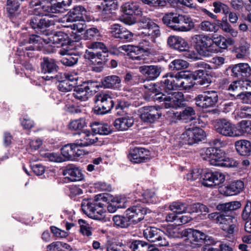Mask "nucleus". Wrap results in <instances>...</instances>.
Masks as SVG:
<instances>
[{"label": "nucleus", "instance_id": "obj_9", "mask_svg": "<svg viewBox=\"0 0 251 251\" xmlns=\"http://www.w3.org/2000/svg\"><path fill=\"white\" fill-rule=\"evenodd\" d=\"M216 131L219 134L227 137L241 136L237 127L229 121L226 119L218 120L215 125Z\"/></svg>", "mask_w": 251, "mask_h": 251}, {"label": "nucleus", "instance_id": "obj_12", "mask_svg": "<svg viewBox=\"0 0 251 251\" xmlns=\"http://www.w3.org/2000/svg\"><path fill=\"white\" fill-rule=\"evenodd\" d=\"M225 175L220 172H208L202 176V184L206 187H212L224 182Z\"/></svg>", "mask_w": 251, "mask_h": 251}, {"label": "nucleus", "instance_id": "obj_41", "mask_svg": "<svg viewBox=\"0 0 251 251\" xmlns=\"http://www.w3.org/2000/svg\"><path fill=\"white\" fill-rule=\"evenodd\" d=\"M75 144H67L64 146L61 150V154L67 160H74Z\"/></svg>", "mask_w": 251, "mask_h": 251}, {"label": "nucleus", "instance_id": "obj_7", "mask_svg": "<svg viewBox=\"0 0 251 251\" xmlns=\"http://www.w3.org/2000/svg\"><path fill=\"white\" fill-rule=\"evenodd\" d=\"M144 237L151 242L160 247H166L169 241L161 230L155 227L149 226L143 230Z\"/></svg>", "mask_w": 251, "mask_h": 251}, {"label": "nucleus", "instance_id": "obj_52", "mask_svg": "<svg viewBox=\"0 0 251 251\" xmlns=\"http://www.w3.org/2000/svg\"><path fill=\"white\" fill-rule=\"evenodd\" d=\"M213 5L214 7V12L216 13L223 11L225 15H227L229 13L228 6L220 1L214 2Z\"/></svg>", "mask_w": 251, "mask_h": 251}, {"label": "nucleus", "instance_id": "obj_60", "mask_svg": "<svg viewBox=\"0 0 251 251\" xmlns=\"http://www.w3.org/2000/svg\"><path fill=\"white\" fill-rule=\"evenodd\" d=\"M251 201H248L244 207L242 214V218L244 221L251 219Z\"/></svg>", "mask_w": 251, "mask_h": 251}, {"label": "nucleus", "instance_id": "obj_21", "mask_svg": "<svg viewBox=\"0 0 251 251\" xmlns=\"http://www.w3.org/2000/svg\"><path fill=\"white\" fill-rule=\"evenodd\" d=\"M87 13L86 9L82 6L75 7L68 14L66 17L67 22H73L84 20L83 16H86Z\"/></svg>", "mask_w": 251, "mask_h": 251}, {"label": "nucleus", "instance_id": "obj_16", "mask_svg": "<svg viewBox=\"0 0 251 251\" xmlns=\"http://www.w3.org/2000/svg\"><path fill=\"white\" fill-rule=\"evenodd\" d=\"M147 213V209L141 205H134L126 210V214L129 220L137 223L144 219Z\"/></svg>", "mask_w": 251, "mask_h": 251}, {"label": "nucleus", "instance_id": "obj_13", "mask_svg": "<svg viewBox=\"0 0 251 251\" xmlns=\"http://www.w3.org/2000/svg\"><path fill=\"white\" fill-rule=\"evenodd\" d=\"M139 24L140 27L143 29L142 31L139 32L142 33V35H149L150 33H154L155 35H160L159 26L150 18L146 17H142Z\"/></svg>", "mask_w": 251, "mask_h": 251}, {"label": "nucleus", "instance_id": "obj_10", "mask_svg": "<svg viewBox=\"0 0 251 251\" xmlns=\"http://www.w3.org/2000/svg\"><path fill=\"white\" fill-rule=\"evenodd\" d=\"M197 106L207 108L214 107L218 100V93L216 91H207L199 95L195 99Z\"/></svg>", "mask_w": 251, "mask_h": 251}, {"label": "nucleus", "instance_id": "obj_37", "mask_svg": "<svg viewBox=\"0 0 251 251\" xmlns=\"http://www.w3.org/2000/svg\"><path fill=\"white\" fill-rule=\"evenodd\" d=\"M93 132L95 134L108 135L112 132L110 126L105 123H94L91 125Z\"/></svg>", "mask_w": 251, "mask_h": 251}, {"label": "nucleus", "instance_id": "obj_59", "mask_svg": "<svg viewBox=\"0 0 251 251\" xmlns=\"http://www.w3.org/2000/svg\"><path fill=\"white\" fill-rule=\"evenodd\" d=\"M124 28L119 24H114L111 26L110 32L115 38H119Z\"/></svg>", "mask_w": 251, "mask_h": 251}, {"label": "nucleus", "instance_id": "obj_32", "mask_svg": "<svg viewBox=\"0 0 251 251\" xmlns=\"http://www.w3.org/2000/svg\"><path fill=\"white\" fill-rule=\"evenodd\" d=\"M102 86L104 88L118 89L121 87V80L117 75H109L101 80Z\"/></svg>", "mask_w": 251, "mask_h": 251}, {"label": "nucleus", "instance_id": "obj_30", "mask_svg": "<svg viewBox=\"0 0 251 251\" xmlns=\"http://www.w3.org/2000/svg\"><path fill=\"white\" fill-rule=\"evenodd\" d=\"M241 92L237 94V97L242 100L244 103H250L249 97L251 96V81L246 79L241 80Z\"/></svg>", "mask_w": 251, "mask_h": 251}, {"label": "nucleus", "instance_id": "obj_19", "mask_svg": "<svg viewBox=\"0 0 251 251\" xmlns=\"http://www.w3.org/2000/svg\"><path fill=\"white\" fill-rule=\"evenodd\" d=\"M138 35L141 38L138 46L143 51L150 52L152 47V43L155 42V39L160 35H155L154 33H150L149 35H142V33H139Z\"/></svg>", "mask_w": 251, "mask_h": 251}, {"label": "nucleus", "instance_id": "obj_8", "mask_svg": "<svg viewBox=\"0 0 251 251\" xmlns=\"http://www.w3.org/2000/svg\"><path fill=\"white\" fill-rule=\"evenodd\" d=\"M122 9L125 15L121 18V21L128 25L135 23L134 15H141L142 12L138 3L134 2H127L122 6Z\"/></svg>", "mask_w": 251, "mask_h": 251}, {"label": "nucleus", "instance_id": "obj_58", "mask_svg": "<svg viewBox=\"0 0 251 251\" xmlns=\"http://www.w3.org/2000/svg\"><path fill=\"white\" fill-rule=\"evenodd\" d=\"M88 48L93 50H101L104 53L108 52V51L106 46L103 43L100 42L91 43L88 45Z\"/></svg>", "mask_w": 251, "mask_h": 251}, {"label": "nucleus", "instance_id": "obj_3", "mask_svg": "<svg viewBox=\"0 0 251 251\" xmlns=\"http://www.w3.org/2000/svg\"><path fill=\"white\" fill-rule=\"evenodd\" d=\"M201 155L204 159L208 160L213 166L232 167L237 165L232 158L226 157L225 152L221 150L208 148L204 150V153Z\"/></svg>", "mask_w": 251, "mask_h": 251}, {"label": "nucleus", "instance_id": "obj_43", "mask_svg": "<svg viewBox=\"0 0 251 251\" xmlns=\"http://www.w3.org/2000/svg\"><path fill=\"white\" fill-rule=\"evenodd\" d=\"M103 205L104 204L102 203L98 202V204L95 206V207L94 208L93 211L92 212L93 213H94V215L95 216L89 217L92 219L97 220H103L105 217V211L102 208Z\"/></svg>", "mask_w": 251, "mask_h": 251}, {"label": "nucleus", "instance_id": "obj_62", "mask_svg": "<svg viewBox=\"0 0 251 251\" xmlns=\"http://www.w3.org/2000/svg\"><path fill=\"white\" fill-rule=\"evenodd\" d=\"M135 36L134 34L124 28L119 38L127 42H131L134 39Z\"/></svg>", "mask_w": 251, "mask_h": 251}, {"label": "nucleus", "instance_id": "obj_63", "mask_svg": "<svg viewBox=\"0 0 251 251\" xmlns=\"http://www.w3.org/2000/svg\"><path fill=\"white\" fill-rule=\"evenodd\" d=\"M138 80V75L134 73H127L125 76V81L128 84L133 85L137 82Z\"/></svg>", "mask_w": 251, "mask_h": 251}, {"label": "nucleus", "instance_id": "obj_26", "mask_svg": "<svg viewBox=\"0 0 251 251\" xmlns=\"http://www.w3.org/2000/svg\"><path fill=\"white\" fill-rule=\"evenodd\" d=\"M235 77H248L251 75V68L247 63H239L234 65L231 69Z\"/></svg>", "mask_w": 251, "mask_h": 251}, {"label": "nucleus", "instance_id": "obj_42", "mask_svg": "<svg viewBox=\"0 0 251 251\" xmlns=\"http://www.w3.org/2000/svg\"><path fill=\"white\" fill-rule=\"evenodd\" d=\"M183 231L174 225H168L166 229L165 234L171 238H180L184 236Z\"/></svg>", "mask_w": 251, "mask_h": 251}, {"label": "nucleus", "instance_id": "obj_56", "mask_svg": "<svg viewBox=\"0 0 251 251\" xmlns=\"http://www.w3.org/2000/svg\"><path fill=\"white\" fill-rule=\"evenodd\" d=\"M220 27L225 32L229 33L233 37L237 36V31L232 28L228 22L221 23Z\"/></svg>", "mask_w": 251, "mask_h": 251}, {"label": "nucleus", "instance_id": "obj_23", "mask_svg": "<svg viewBox=\"0 0 251 251\" xmlns=\"http://www.w3.org/2000/svg\"><path fill=\"white\" fill-rule=\"evenodd\" d=\"M139 72L151 80L157 78L161 72V68L157 65H144L139 68Z\"/></svg>", "mask_w": 251, "mask_h": 251}, {"label": "nucleus", "instance_id": "obj_50", "mask_svg": "<svg viewBox=\"0 0 251 251\" xmlns=\"http://www.w3.org/2000/svg\"><path fill=\"white\" fill-rule=\"evenodd\" d=\"M114 225L118 227L124 228L127 227L128 225V221L126 218L120 215H115L113 217Z\"/></svg>", "mask_w": 251, "mask_h": 251}, {"label": "nucleus", "instance_id": "obj_5", "mask_svg": "<svg viewBox=\"0 0 251 251\" xmlns=\"http://www.w3.org/2000/svg\"><path fill=\"white\" fill-rule=\"evenodd\" d=\"M94 101L97 105L94 108V113L103 115L109 112L113 107L114 102L109 93L100 92L95 96Z\"/></svg>", "mask_w": 251, "mask_h": 251}, {"label": "nucleus", "instance_id": "obj_1", "mask_svg": "<svg viewBox=\"0 0 251 251\" xmlns=\"http://www.w3.org/2000/svg\"><path fill=\"white\" fill-rule=\"evenodd\" d=\"M177 73L166 74L161 81V86L165 93H160L155 94L154 99L160 101H166L169 107L177 108L180 107L183 102V94L180 92H174L178 89Z\"/></svg>", "mask_w": 251, "mask_h": 251}, {"label": "nucleus", "instance_id": "obj_55", "mask_svg": "<svg viewBox=\"0 0 251 251\" xmlns=\"http://www.w3.org/2000/svg\"><path fill=\"white\" fill-rule=\"evenodd\" d=\"M240 128L238 131L240 132L241 135L244 133H249L251 131V121L243 120L239 123Z\"/></svg>", "mask_w": 251, "mask_h": 251}, {"label": "nucleus", "instance_id": "obj_25", "mask_svg": "<svg viewBox=\"0 0 251 251\" xmlns=\"http://www.w3.org/2000/svg\"><path fill=\"white\" fill-rule=\"evenodd\" d=\"M244 182L241 180L232 182L229 185L221 189L222 193L226 196L235 195L239 194L243 189Z\"/></svg>", "mask_w": 251, "mask_h": 251}, {"label": "nucleus", "instance_id": "obj_53", "mask_svg": "<svg viewBox=\"0 0 251 251\" xmlns=\"http://www.w3.org/2000/svg\"><path fill=\"white\" fill-rule=\"evenodd\" d=\"M78 223L80 225V231L84 235L90 236L92 235L91 227L89 225L87 224L85 221L82 219L78 220Z\"/></svg>", "mask_w": 251, "mask_h": 251}, {"label": "nucleus", "instance_id": "obj_29", "mask_svg": "<svg viewBox=\"0 0 251 251\" xmlns=\"http://www.w3.org/2000/svg\"><path fill=\"white\" fill-rule=\"evenodd\" d=\"M184 236H190L192 241L197 242L198 245L203 243L206 238V235L196 229L189 228L183 231Z\"/></svg>", "mask_w": 251, "mask_h": 251}, {"label": "nucleus", "instance_id": "obj_49", "mask_svg": "<svg viewBox=\"0 0 251 251\" xmlns=\"http://www.w3.org/2000/svg\"><path fill=\"white\" fill-rule=\"evenodd\" d=\"M86 125L85 119L80 118L71 121L69 124V128L74 130H80Z\"/></svg>", "mask_w": 251, "mask_h": 251}, {"label": "nucleus", "instance_id": "obj_14", "mask_svg": "<svg viewBox=\"0 0 251 251\" xmlns=\"http://www.w3.org/2000/svg\"><path fill=\"white\" fill-rule=\"evenodd\" d=\"M45 44L60 45L61 46L70 43L68 35L62 31H58L53 34L45 36L43 39Z\"/></svg>", "mask_w": 251, "mask_h": 251}, {"label": "nucleus", "instance_id": "obj_18", "mask_svg": "<svg viewBox=\"0 0 251 251\" xmlns=\"http://www.w3.org/2000/svg\"><path fill=\"white\" fill-rule=\"evenodd\" d=\"M178 89H190L195 84L192 74L187 72L182 71L177 73Z\"/></svg>", "mask_w": 251, "mask_h": 251}, {"label": "nucleus", "instance_id": "obj_57", "mask_svg": "<svg viewBox=\"0 0 251 251\" xmlns=\"http://www.w3.org/2000/svg\"><path fill=\"white\" fill-rule=\"evenodd\" d=\"M143 52H145L143 51V50H141V49L139 48V46H132V47H131L130 56L132 59L136 60H140L141 59V57L140 54Z\"/></svg>", "mask_w": 251, "mask_h": 251}, {"label": "nucleus", "instance_id": "obj_15", "mask_svg": "<svg viewBox=\"0 0 251 251\" xmlns=\"http://www.w3.org/2000/svg\"><path fill=\"white\" fill-rule=\"evenodd\" d=\"M92 82H84L82 84L75 87L73 93V96L77 100L85 101L91 95Z\"/></svg>", "mask_w": 251, "mask_h": 251}, {"label": "nucleus", "instance_id": "obj_35", "mask_svg": "<svg viewBox=\"0 0 251 251\" xmlns=\"http://www.w3.org/2000/svg\"><path fill=\"white\" fill-rule=\"evenodd\" d=\"M130 247L133 251H158L154 246L141 240L132 242Z\"/></svg>", "mask_w": 251, "mask_h": 251}, {"label": "nucleus", "instance_id": "obj_44", "mask_svg": "<svg viewBox=\"0 0 251 251\" xmlns=\"http://www.w3.org/2000/svg\"><path fill=\"white\" fill-rule=\"evenodd\" d=\"M169 208L174 213L181 214L187 210V205L180 201H175L170 205Z\"/></svg>", "mask_w": 251, "mask_h": 251}, {"label": "nucleus", "instance_id": "obj_2", "mask_svg": "<svg viewBox=\"0 0 251 251\" xmlns=\"http://www.w3.org/2000/svg\"><path fill=\"white\" fill-rule=\"evenodd\" d=\"M162 21L165 24L176 31L187 32L195 27L192 18L186 15L169 13L163 16Z\"/></svg>", "mask_w": 251, "mask_h": 251}, {"label": "nucleus", "instance_id": "obj_64", "mask_svg": "<svg viewBox=\"0 0 251 251\" xmlns=\"http://www.w3.org/2000/svg\"><path fill=\"white\" fill-rule=\"evenodd\" d=\"M106 251H126V246L123 244H110L107 245Z\"/></svg>", "mask_w": 251, "mask_h": 251}, {"label": "nucleus", "instance_id": "obj_22", "mask_svg": "<svg viewBox=\"0 0 251 251\" xmlns=\"http://www.w3.org/2000/svg\"><path fill=\"white\" fill-rule=\"evenodd\" d=\"M251 48L250 43L244 39H241L238 46L234 47L232 52L235 53L237 58L242 59L249 55Z\"/></svg>", "mask_w": 251, "mask_h": 251}, {"label": "nucleus", "instance_id": "obj_48", "mask_svg": "<svg viewBox=\"0 0 251 251\" xmlns=\"http://www.w3.org/2000/svg\"><path fill=\"white\" fill-rule=\"evenodd\" d=\"M200 27L202 30L206 32H216L218 30L217 26L215 23L207 21L202 22Z\"/></svg>", "mask_w": 251, "mask_h": 251}, {"label": "nucleus", "instance_id": "obj_39", "mask_svg": "<svg viewBox=\"0 0 251 251\" xmlns=\"http://www.w3.org/2000/svg\"><path fill=\"white\" fill-rule=\"evenodd\" d=\"M98 203L93 200H84L81 203L82 210L88 216H95L92 212Z\"/></svg>", "mask_w": 251, "mask_h": 251}, {"label": "nucleus", "instance_id": "obj_27", "mask_svg": "<svg viewBox=\"0 0 251 251\" xmlns=\"http://www.w3.org/2000/svg\"><path fill=\"white\" fill-rule=\"evenodd\" d=\"M117 7V0H103L97 5L96 9L101 16L110 14L111 11Z\"/></svg>", "mask_w": 251, "mask_h": 251}, {"label": "nucleus", "instance_id": "obj_28", "mask_svg": "<svg viewBox=\"0 0 251 251\" xmlns=\"http://www.w3.org/2000/svg\"><path fill=\"white\" fill-rule=\"evenodd\" d=\"M133 123V118L126 115L116 119L114 122V126L118 130L124 131L131 127Z\"/></svg>", "mask_w": 251, "mask_h": 251}, {"label": "nucleus", "instance_id": "obj_31", "mask_svg": "<svg viewBox=\"0 0 251 251\" xmlns=\"http://www.w3.org/2000/svg\"><path fill=\"white\" fill-rule=\"evenodd\" d=\"M173 114L175 117H177V119L183 120L185 122L191 121L196 117L195 110L193 107L190 106L185 108L179 113L176 112Z\"/></svg>", "mask_w": 251, "mask_h": 251}, {"label": "nucleus", "instance_id": "obj_38", "mask_svg": "<svg viewBox=\"0 0 251 251\" xmlns=\"http://www.w3.org/2000/svg\"><path fill=\"white\" fill-rule=\"evenodd\" d=\"M42 71L43 73H51L56 71L57 65L53 59L44 57L41 63Z\"/></svg>", "mask_w": 251, "mask_h": 251}, {"label": "nucleus", "instance_id": "obj_24", "mask_svg": "<svg viewBox=\"0 0 251 251\" xmlns=\"http://www.w3.org/2000/svg\"><path fill=\"white\" fill-rule=\"evenodd\" d=\"M41 15H35L30 18L29 25L33 29L43 28L53 25V20H49L47 17L41 18Z\"/></svg>", "mask_w": 251, "mask_h": 251}, {"label": "nucleus", "instance_id": "obj_46", "mask_svg": "<svg viewBox=\"0 0 251 251\" xmlns=\"http://www.w3.org/2000/svg\"><path fill=\"white\" fill-rule=\"evenodd\" d=\"M234 219L235 218L231 216L222 214L221 216L218 217L217 224H219L221 228L223 229L225 226L230 225Z\"/></svg>", "mask_w": 251, "mask_h": 251}, {"label": "nucleus", "instance_id": "obj_33", "mask_svg": "<svg viewBox=\"0 0 251 251\" xmlns=\"http://www.w3.org/2000/svg\"><path fill=\"white\" fill-rule=\"evenodd\" d=\"M65 178L71 181H77L82 179L83 175L81 172L76 167H67L63 171Z\"/></svg>", "mask_w": 251, "mask_h": 251}, {"label": "nucleus", "instance_id": "obj_61", "mask_svg": "<svg viewBox=\"0 0 251 251\" xmlns=\"http://www.w3.org/2000/svg\"><path fill=\"white\" fill-rule=\"evenodd\" d=\"M213 45L215 44L217 47L222 49H226L227 48L226 39L222 36L214 38Z\"/></svg>", "mask_w": 251, "mask_h": 251}, {"label": "nucleus", "instance_id": "obj_51", "mask_svg": "<svg viewBox=\"0 0 251 251\" xmlns=\"http://www.w3.org/2000/svg\"><path fill=\"white\" fill-rule=\"evenodd\" d=\"M64 80L74 87L77 84L79 78L78 75L74 73H65L63 75Z\"/></svg>", "mask_w": 251, "mask_h": 251}, {"label": "nucleus", "instance_id": "obj_6", "mask_svg": "<svg viewBox=\"0 0 251 251\" xmlns=\"http://www.w3.org/2000/svg\"><path fill=\"white\" fill-rule=\"evenodd\" d=\"M205 136L204 130L199 127L189 128L181 135L179 143L183 145H192L204 139Z\"/></svg>", "mask_w": 251, "mask_h": 251}, {"label": "nucleus", "instance_id": "obj_11", "mask_svg": "<svg viewBox=\"0 0 251 251\" xmlns=\"http://www.w3.org/2000/svg\"><path fill=\"white\" fill-rule=\"evenodd\" d=\"M159 106H144L140 109L141 119L146 122L153 123L161 115Z\"/></svg>", "mask_w": 251, "mask_h": 251}, {"label": "nucleus", "instance_id": "obj_45", "mask_svg": "<svg viewBox=\"0 0 251 251\" xmlns=\"http://www.w3.org/2000/svg\"><path fill=\"white\" fill-rule=\"evenodd\" d=\"M189 66L188 63L182 59H175L172 61L169 68L172 70H180L187 68Z\"/></svg>", "mask_w": 251, "mask_h": 251}, {"label": "nucleus", "instance_id": "obj_17", "mask_svg": "<svg viewBox=\"0 0 251 251\" xmlns=\"http://www.w3.org/2000/svg\"><path fill=\"white\" fill-rule=\"evenodd\" d=\"M149 151L143 148L136 147L130 150L129 160L134 163L145 162L149 158Z\"/></svg>", "mask_w": 251, "mask_h": 251}, {"label": "nucleus", "instance_id": "obj_4", "mask_svg": "<svg viewBox=\"0 0 251 251\" xmlns=\"http://www.w3.org/2000/svg\"><path fill=\"white\" fill-rule=\"evenodd\" d=\"M192 42L200 55L208 57L213 52V40L209 35L204 34L194 35L192 37Z\"/></svg>", "mask_w": 251, "mask_h": 251}, {"label": "nucleus", "instance_id": "obj_34", "mask_svg": "<svg viewBox=\"0 0 251 251\" xmlns=\"http://www.w3.org/2000/svg\"><path fill=\"white\" fill-rule=\"evenodd\" d=\"M59 53L62 55L66 56L61 60V62L63 65L73 66L77 63L79 57L76 54L70 53L68 50L65 49L60 50Z\"/></svg>", "mask_w": 251, "mask_h": 251}, {"label": "nucleus", "instance_id": "obj_36", "mask_svg": "<svg viewBox=\"0 0 251 251\" xmlns=\"http://www.w3.org/2000/svg\"><path fill=\"white\" fill-rule=\"evenodd\" d=\"M237 151L241 155L249 156L251 153V143L246 140L236 141L235 144Z\"/></svg>", "mask_w": 251, "mask_h": 251}, {"label": "nucleus", "instance_id": "obj_54", "mask_svg": "<svg viewBox=\"0 0 251 251\" xmlns=\"http://www.w3.org/2000/svg\"><path fill=\"white\" fill-rule=\"evenodd\" d=\"M100 35L99 30L96 27H92L87 29L85 31L84 37L86 39H91Z\"/></svg>", "mask_w": 251, "mask_h": 251}, {"label": "nucleus", "instance_id": "obj_47", "mask_svg": "<svg viewBox=\"0 0 251 251\" xmlns=\"http://www.w3.org/2000/svg\"><path fill=\"white\" fill-rule=\"evenodd\" d=\"M24 0H7V10L10 14H13L19 8L20 2Z\"/></svg>", "mask_w": 251, "mask_h": 251}, {"label": "nucleus", "instance_id": "obj_40", "mask_svg": "<svg viewBox=\"0 0 251 251\" xmlns=\"http://www.w3.org/2000/svg\"><path fill=\"white\" fill-rule=\"evenodd\" d=\"M241 204L239 201H232L225 203L219 204L217 206V210L223 212L235 210L240 207Z\"/></svg>", "mask_w": 251, "mask_h": 251}, {"label": "nucleus", "instance_id": "obj_20", "mask_svg": "<svg viewBox=\"0 0 251 251\" xmlns=\"http://www.w3.org/2000/svg\"><path fill=\"white\" fill-rule=\"evenodd\" d=\"M80 138L76 140L77 145L80 147H87L96 143L98 138L89 130H84L79 133Z\"/></svg>", "mask_w": 251, "mask_h": 251}]
</instances>
